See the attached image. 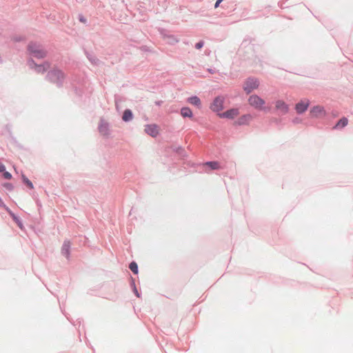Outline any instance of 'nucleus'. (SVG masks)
I'll use <instances>...</instances> for the list:
<instances>
[{
    "mask_svg": "<svg viewBox=\"0 0 353 353\" xmlns=\"http://www.w3.org/2000/svg\"><path fill=\"white\" fill-rule=\"evenodd\" d=\"M6 169V165L1 161H0V174L2 172H4Z\"/></svg>",
    "mask_w": 353,
    "mask_h": 353,
    "instance_id": "e433bc0d",
    "label": "nucleus"
},
{
    "mask_svg": "<svg viewBox=\"0 0 353 353\" xmlns=\"http://www.w3.org/2000/svg\"><path fill=\"white\" fill-rule=\"evenodd\" d=\"M205 44V42L203 40H199L197 43H195L194 48L196 50H201Z\"/></svg>",
    "mask_w": 353,
    "mask_h": 353,
    "instance_id": "2f4dec72",
    "label": "nucleus"
},
{
    "mask_svg": "<svg viewBox=\"0 0 353 353\" xmlns=\"http://www.w3.org/2000/svg\"><path fill=\"white\" fill-rule=\"evenodd\" d=\"M21 181L24 185H26L28 189L32 190L34 189V185L32 182L24 174H21Z\"/></svg>",
    "mask_w": 353,
    "mask_h": 353,
    "instance_id": "b1692460",
    "label": "nucleus"
},
{
    "mask_svg": "<svg viewBox=\"0 0 353 353\" xmlns=\"http://www.w3.org/2000/svg\"><path fill=\"white\" fill-rule=\"evenodd\" d=\"M83 51L86 58L92 65H97L99 63V59L92 52H90L85 49H84Z\"/></svg>",
    "mask_w": 353,
    "mask_h": 353,
    "instance_id": "6ab92c4d",
    "label": "nucleus"
},
{
    "mask_svg": "<svg viewBox=\"0 0 353 353\" xmlns=\"http://www.w3.org/2000/svg\"><path fill=\"white\" fill-rule=\"evenodd\" d=\"M133 210V208H131V210L130 212V215L131 214L132 211Z\"/></svg>",
    "mask_w": 353,
    "mask_h": 353,
    "instance_id": "c03bdc74",
    "label": "nucleus"
},
{
    "mask_svg": "<svg viewBox=\"0 0 353 353\" xmlns=\"http://www.w3.org/2000/svg\"><path fill=\"white\" fill-rule=\"evenodd\" d=\"M27 64L29 68L34 70L37 73H44L48 71L50 67V64L48 61H44L42 63H37L32 58H28L27 60Z\"/></svg>",
    "mask_w": 353,
    "mask_h": 353,
    "instance_id": "20e7f679",
    "label": "nucleus"
},
{
    "mask_svg": "<svg viewBox=\"0 0 353 353\" xmlns=\"http://www.w3.org/2000/svg\"><path fill=\"white\" fill-rule=\"evenodd\" d=\"M1 174L2 178L4 179L10 180L12 179V174L10 172L7 171L6 169L4 172H2Z\"/></svg>",
    "mask_w": 353,
    "mask_h": 353,
    "instance_id": "c85d7f7f",
    "label": "nucleus"
},
{
    "mask_svg": "<svg viewBox=\"0 0 353 353\" xmlns=\"http://www.w3.org/2000/svg\"><path fill=\"white\" fill-rule=\"evenodd\" d=\"M3 61L1 57L0 56V63H1Z\"/></svg>",
    "mask_w": 353,
    "mask_h": 353,
    "instance_id": "37998d69",
    "label": "nucleus"
},
{
    "mask_svg": "<svg viewBox=\"0 0 353 353\" xmlns=\"http://www.w3.org/2000/svg\"><path fill=\"white\" fill-rule=\"evenodd\" d=\"M81 323V321L78 319L77 320V324H79V325L80 326Z\"/></svg>",
    "mask_w": 353,
    "mask_h": 353,
    "instance_id": "79ce46f5",
    "label": "nucleus"
},
{
    "mask_svg": "<svg viewBox=\"0 0 353 353\" xmlns=\"http://www.w3.org/2000/svg\"><path fill=\"white\" fill-rule=\"evenodd\" d=\"M310 105V100L301 99L295 104L294 110L298 114H303L308 110Z\"/></svg>",
    "mask_w": 353,
    "mask_h": 353,
    "instance_id": "1a4fd4ad",
    "label": "nucleus"
},
{
    "mask_svg": "<svg viewBox=\"0 0 353 353\" xmlns=\"http://www.w3.org/2000/svg\"><path fill=\"white\" fill-rule=\"evenodd\" d=\"M275 108L280 111L282 114H285L289 112L290 108L287 103L283 100H278L275 103Z\"/></svg>",
    "mask_w": 353,
    "mask_h": 353,
    "instance_id": "4468645a",
    "label": "nucleus"
},
{
    "mask_svg": "<svg viewBox=\"0 0 353 353\" xmlns=\"http://www.w3.org/2000/svg\"><path fill=\"white\" fill-rule=\"evenodd\" d=\"M121 118L123 121L128 123L133 119L134 114L130 109L126 108L124 110Z\"/></svg>",
    "mask_w": 353,
    "mask_h": 353,
    "instance_id": "4be33fe9",
    "label": "nucleus"
},
{
    "mask_svg": "<svg viewBox=\"0 0 353 353\" xmlns=\"http://www.w3.org/2000/svg\"><path fill=\"white\" fill-rule=\"evenodd\" d=\"M186 164L188 166L193 168L196 170L203 168L205 172L209 170H219L221 168L220 163L217 161H208L199 163L188 161Z\"/></svg>",
    "mask_w": 353,
    "mask_h": 353,
    "instance_id": "7ed1b4c3",
    "label": "nucleus"
},
{
    "mask_svg": "<svg viewBox=\"0 0 353 353\" xmlns=\"http://www.w3.org/2000/svg\"><path fill=\"white\" fill-rule=\"evenodd\" d=\"M239 113V110L237 108H232L223 112L218 114V117L221 119H234Z\"/></svg>",
    "mask_w": 353,
    "mask_h": 353,
    "instance_id": "9b49d317",
    "label": "nucleus"
},
{
    "mask_svg": "<svg viewBox=\"0 0 353 353\" xmlns=\"http://www.w3.org/2000/svg\"><path fill=\"white\" fill-rule=\"evenodd\" d=\"M73 91L77 96L82 97L83 94V90L81 88L77 86H73Z\"/></svg>",
    "mask_w": 353,
    "mask_h": 353,
    "instance_id": "c756f323",
    "label": "nucleus"
},
{
    "mask_svg": "<svg viewBox=\"0 0 353 353\" xmlns=\"http://www.w3.org/2000/svg\"><path fill=\"white\" fill-rule=\"evenodd\" d=\"M0 186L2 188H4L6 190H7L9 192H12L14 189V186L12 183L9 182H3L0 184Z\"/></svg>",
    "mask_w": 353,
    "mask_h": 353,
    "instance_id": "a878e982",
    "label": "nucleus"
},
{
    "mask_svg": "<svg viewBox=\"0 0 353 353\" xmlns=\"http://www.w3.org/2000/svg\"><path fill=\"white\" fill-rule=\"evenodd\" d=\"M130 286L134 294L137 298H140L141 296V293L138 290L137 288L135 279L133 278L131 275H130Z\"/></svg>",
    "mask_w": 353,
    "mask_h": 353,
    "instance_id": "5701e85b",
    "label": "nucleus"
},
{
    "mask_svg": "<svg viewBox=\"0 0 353 353\" xmlns=\"http://www.w3.org/2000/svg\"><path fill=\"white\" fill-rule=\"evenodd\" d=\"M27 54L30 56V58H36L37 59H43L47 57L48 52L43 49L41 46L34 41L28 43L27 48Z\"/></svg>",
    "mask_w": 353,
    "mask_h": 353,
    "instance_id": "f257e3e1",
    "label": "nucleus"
},
{
    "mask_svg": "<svg viewBox=\"0 0 353 353\" xmlns=\"http://www.w3.org/2000/svg\"><path fill=\"white\" fill-rule=\"evenodd\" d=\"M66 75L63 70L59 68H53L50 70L46 75L47 79L52 83L55 84L59 88L63 86Z\"/></svg>",
    "mask_w": 353,
    "mask_h": 353,
    "instance_id": "f03ea898",
    "label": "nucleus"
},
{
    "mask_svg": "<svg viewBox=\"0 0 353 353\" xmlns=\"http://www.w3.org/2000/svg\"><path fill=\"white\" fill-rule=\"evenodd\" d=\"M99 132L105 138H108L110 135V124L108 122L101 119L98 125Z\"/></svg>",
    "mask_w": 353,
    "mask_h": 353,
    "instance_id": "9d476101",
    "label": "nucleus"
},
{
    "mask_svg": "<svg viewBox=\"0 0 353 353\" xmlns=\"http://www.w3.org/2000/svg\"><path fill=\"white\" fill-rule=\"evenodd\" d=\"M249 104L254 107L256 110H259L263 108L265 101L261 97L257 94H252L248 99Z\"/></svg>",
    "mask_w": 353,
    "mask_h": 353,
    "instance_id": "6e6552de",
    "label": "nucleus"
},
{
    "mask_svg": "<svg viewBox=\"0 0 353 353\" xmlns=\"http://www.w3.org/2000/svg\"><path fill=\"white\" fill-rule=\"evenodd\" d=\"M129 269L134 274L137 275L139 274V266L136 261H132L130 263Z\"/></svg>",
    "mask_w": 353,
    "mask_h": 353,
    "instance_id": "393cba45",
    "label": "nucleus"
},
{
    "mask_svg": "<svg viewBox=\"0 0 353 353\" xmlns=\"http://www.w3.org/2000/svg\"><path fill=\"white\" fill-rule=\"evenodd\" d=\"M223 1L224 0H216L214 3V8H217Z\"/></svg>",
    "mask_w": 353,
    "mask_h": 353,
    "instance_id": "4c0bfd02",
    "label": "nucleus"
},
{
    "mask_svg": "<svg viewBox=\"0 0 353 353\" xmlns=\"http://www.w3.org/2000/svg\"><path fill=\"white\" fill-rule=\"evenodd\" d=\"M348 124V119L345 117H343L332 127L333 130H342L346 127Z\"/></svg>",
    "mask_w": 353,
    "mask_h": 353,
    "instance_id": "aec40b11",
    "label": "nucleus"
},
{
    "mask_svg": "<svg viewBox=\"0 0 353 353\" xmlns=\"http://www.w3.org/2000/svg\"><path fill=\"white\" fill-rule=\"evenodd\" d=\"M8 214L21 230L24 229L23 221L18 215L14 213L11 210H8Z\"/></svg>",
    "mask_w": 353,
    "mask_h": 353,
    "instance_id": "f3484780",
    "label": "nucleus"
},
{
    "mask_svg": "<svg viewBox=\"0 0 353 353\" xmlns=\"http://www.w3.org/2000/svg\"><path fill=\"white\" fill-rule=\"evenodd\" d=\"M187 101L198 109H201L202 108L201 101L200 98L196 95L190 96L187 99Z\"/></svg>",
    "mask_w": 353,
    "mask_h": 353,
    "instance_id": "a211bd4d",
    "label": "nucleus"
},
{
    "mask_svg": "<svg viewBox=\"0 0 353 353\" xmlns=\"http://www.w3.org/2000/svg\"><path fill=\"white\" fill-rule=\"evenodd\" d=\"M292 123H293L294 124H298V123H301L302 119H301V118H299V117H294V118L292 119Z\"/></svg>",
    "mask_w": 353,
    "mask_h": 353,
    "instance_id": "f704fd0d",
    "label": "nucleus"
},
{
    "mask_svg": "<svg viewBox=\"0 0 353 353\" xmlns=\"http://www.w3.org/2000/svg\"><path fill=\"white\" fill-rule=\"evenodd\" d=\"M170 148L182 160H185V158L188 157V154H187L185 148L181 146V145H178V146L172 145V146H171Z\"/></svg>",
    "mask_w": 353,
    "mask_h": 353,
    "instance_id": "dca6fc26",
    "label": "nucleus"
},
{
    "mask_svg": "<svg viewBox=\"0 0 353 353\" xmlns=\"http://www.w3.org/2000/svg\"><path fill=\"white\" fill-rule=\"evenodd\" d=\"M0 207L3 208L7 212H8V210H10V208L5 204V203L3 202V201L1 196H0Z\"/></svg>",
    "mask_w": 353,
    "mask_h": 353,
    "instance_id": "473e14b6",
    "label": "nucleus"
},
{
    "mask_svg": "<svg viewBox=\"0 0 353 353\" xmlns=\"http://www.w3.org/2000/svg\"><path fill=\"white\" fill-rule=\"evenodd\" d=\"M70 250H71V243L68 240H65L61 246V254L64 256L67 259H70Z\"/></svg>",
    "mask_w": 353,
    "mask_h": 353,
    "instance_id": "2eb2a0df",
    "label": "nucleus"
},
{
    "mask_svg": "<svg viewBox=\"0 0 353 353\" xmlns=\"http://www.w3.org/2000/svg\"><path fill=\"white\" fill-rule=\"evenodd\" d=\"M26 40V37L23 36V35H14L12 37V41H13L15 43L25 41Z\"/></svg>",
    "mask_w": 353,
    "mask_h": 353,
    "instance_id": "bb28decb",
    "label": "nucleus"
},
{
    "mask_svg": "<svg viewBox=\"0 0 353 353\" xmlns=\"http://www.w3.org/2000/svg\"><path fill=\"white\" fill-rule=\"evenodd\" d=\"M13 141H14V142L16 144H17V145H18L19 147L21 148V146H20V145H19V144H18V143H17V140L15 139V138H13Z\"/></svg>",
    "mask_w": 353,
    "mask_h": 353,
    "instance_id": "a19ab883",
    "label": "nucleus"
},
{
    "mask_svg": "<svg viewBox=\"0 0 353 353\" xmlns=\"http://www.w3.org/2000/svg\"><path fill=\"white\" fill-rule=\"evenodd\" d=\"M270 109H271L270 107L265 106V105H263V108H261L259 110L264 111L265 112H269L270 111Z\"/></svg>",
    "mask_w": 353,
    "mask_h": 353,
    "instance_id": "c9c22d12",
    "label": "nucleus"
},
{
    "mask_svg": "<svg viewBox=\"0 0 353 353\" xmlns=\"http://www.w3.org/2000/svg\"><path fill=\"white\" fill-rule=\"evenodd\" d=\"M259 86V81L258 79L253 77H249L245 80L243 89L246 94H250L253 90L257 89Z\"/></svg>",
    "mask_w": 353,
    "mask_h": 353,
    "instance_id": "423d86ee",
    "label": "nucleus"
},
{
    "mask_svg": "<svg viewBox=\"0 0 353 353\" xmlns=\"http://www.w3.org/2000/svg\"><path fill=\"white\" fill-rule=\"evenodd\" d=\"M77 18H78V20H79L81 23H84V24L87 25V23H88V20H87V19L83 16V14H78Z\"/></svg>",
    "mask_w": 353,
    "mask_h": 353,
    "instance_id": "7c9ffc66",
    "label": "nucleus"
},
{
    "mask_svg": "<svg viewBox=\"0 0 353 353\" xmlns=\"http://www.w3.org/2000/svg\"><path fill=\"white\" fill-rule=\"evenodd\" d=\"M208 72L210 73V74H214L215 73V69L214 68H208Z\"/></svg>",
    "mask_w": 353,
    "mask_h": 353,
    "instance_id": "58836bf2",
    "label": "nucleus"
},
{
    "mask_svg": "<svg viewBox=\"0 0 353 353\" xmlns=\"http://www.w3.org/2000/svg\"><path fill=\"white\" fill-rule=\"evenodd\" d=\"M145 132L152 138H157L159 134V127L157 124H146L144 129Z\"/></svg>",
    "mask_w": 353,
    "mask_h": 353,
    "instance_id": "f8f14e48",
    "label": "nucleus"
},
{
    "mask_svg": "<svg viewBox=\"0 0 353 353\" xmlns=\"http://www.w3.org/2000/svg\"><path fill=\"white\" fill-rule=\"evenodd\" d=\"M225 97L223 95L215 97L210 105V109L218 116L224 109Z\"/></svg>",
    "mask_w": 353,
    "mask_h": 353,
    "instance_id": "39448f33",
    "label": "nucleus"
},
{
    "mask_svg": "<svg viewBox=\"0 0 353 353\" xmlns=\"http://www.w3.org/2000/svg\"><path fill=\"white\" fill-rule=\"evenodd\" d=\"M327 112L323 105H316L310 109V116L311 118L325 119L327 117Z\"/></svg>",
    "mask_w": 353,
    "mask_h": 353,
    "instance_id": "0eeeda50",
    "label": "nucleus"
},
{
    "mask_svg": "<svg viewBox=\"0 0 353 353\" xmlns=\"http://www.w3.org/2000/svg\"><path fill=\"white\" fill-rule=\"evenodd\" d=\"M180 114L183 118L192 119L194 114L191 108L188 106H183L180 110Z\"/></svg>",
    "mask_w": 353,
    "mask_h": 353,
    "instance_id": "412c9836",
    "label": "nucleus"
},
{
    "mask_svg": "<svg viewBox=\"0 0 353 353\" xmlns=\"http://www.w3.org/2000/svg\"><path fill=\"white\" fill-rule=\"evenodd\" d=\"M140 49H141V51L145 52H152L151 48L149 46H145V45L141 46Z\"/></svg>",
    "mask_w": 353,
    "mask_h": 353,
    "instance_id": "72a5a7b5",
    "label": "nucleus"
},
{
    "mask_svg": "<svg viewBox=\"0 0 353 353\" xmlns=\"http://www.w3.org/2000/svg\"><path fill=\"white\" fill-rule=\"evenodd\" d=\"M253 117L250 114H245L234 121V125H247L252 120Z\"/></svg>",
    "mask_w": 353,
    "mask_h": 353,
    "instance_id": "ddd939ff",
    "label": "nucleus"
},
{
    "mask_svg": "<svg viewBox=\"0 0 353 353\" xmlns=\"http://www.w3.org/2000/svg\"><path fill=\"white\" fill-rule=\"evenodd\" d=\"M161 103H162V101H156V102H155V104H156L157 105H159H159H161Z\"/></svg>",
    "mask_w": 353,
    "mask_h": 353,
    "instance_id": "ea45409f",
    "label": "nucleus"
},
{
    "mask_svg": "<svg viewBox=\"0 0 353 353\" xmlns=\"http://www.w3.org/2000/svg\"><path fill=\"white\" fill-rule=\"evenodd\" d=\"M165 37L168 38V43L170 45H174L179 41L176 37L174 35L170 34Z\"/></svg>",
    "mask_w": 353,
    "mask_h": 353,
    "instance_id": "cd10ccee",
    "label": "nucleus"
}]
</instances>
